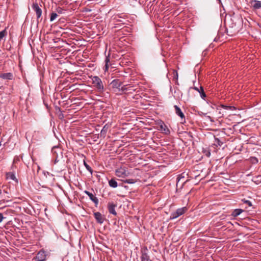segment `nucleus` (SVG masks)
I'll use <instances>...</instances> for the list:
<instances>
[{
    "label": "nucleus",
    "mask_w": 261,
    "mask_h": 261,
    "mask_svg": "<svg viewBox=\"0 0 261 261\" xmlns=\"http://www.w3.org/2000/svg\"><path fill=\"white\" fill-rule=\"evenodd\" d=\"M92 84L99 94L103 93L104 86L101 80L97 76H94L92 78Z\"/></svg>",
    "instance_id": "f257e3e1"
},
{
    "label": "nucleus",
    "mask_w": 261,
    "mask_h": 261,
    "mask_svg": "<svg viewBox=\"0 0 261 261\" xmlns=\"http://www.w3.org/2000/svg\"><path fill=\"white\" fill-rule=\"evenodd\" d=\"M115 174L119 177L125 178L129 175V172L127 167L121 166L115 170Z\"/></svg>",
    "instance_id": "f03ea898"
},
{
    "label": "nucleus",
    "mask_w": 261,
    "mask_h": 261,
    "mask_svg": "<svg viewBox=\"0 0 261 261\" xmlns=\"http://www.w3.org/2000/svg\"><path fill=\"white\" fill-rule=\"evenodd\" d=\"M188 211V208L186 206L179 208L175 212L172 213L170 215V219H174L185 214Z\"/></svg>",
    "instance_id": "7ed1b4c3"
},
{
    "label": "nucleus",
    "mask_w": 261,
    "mask_h": 261,
    "mask_svg": "<svg viewBox=\"0 0 261 261\" xmlns=\"http://www.w3.org/2000/svg\"><path fill=\"white\" fill-rule=\"evenodd\" d=\"M158 124L159 126V128L158 129L159 130L161 131L165 135H169L170 134V129L163 121L160 120L158 123Z\"/></svg>",
    "instance_id": "20e7f679"
},
{
    "label": "nucleus",
    "mask_w": 261,
    "mask_h": 261,
    "mask_svg": "<svg viewBox=\"0 0 261 261\" xmlns=\"http://www.w3.org/2000/svg\"><path fill=\"white\" fill-rule=\"evenodd\" d=\"M46 253L43 249L40 250L37 254L34 259L35 261H44L46 259Z\"/></svg>",
    "instance_id": "39448f33"
},
{
    "label": "nucleus",
    "mask_w": 261,
    "mask_h": 261,
    "mask_svg": "<svg viewBox=\"0 0 261 261\" xmlns=\"http://www.w3.org/2000/svg\"><path fill=\"white\" fill-rule=\"evenodd\" d=\"M34 11H35L36 16H37V21L38 22L42 20V18H40V17L42 15V10L40 7L39 6L38 4H34Z\"/></svg>",
    "instance_id": "423d86ee"
},
{
    "label": "nucleus",
    "mask_w": 261,
    "mask_h": 261,
    "mask_svg": "<svg viewBox=\"0 0 261 261\" xmlns=\"http://www.w3.org/2000/svg\"><path fill=\"white\" fill-rule=\"evenodd\" d=\"M116 206L117 205L116 204H114L113 202H109L108 204V208L109 213L114 216H116L117 215V213L115 211Z\"/></svg>",
    "instance_id": "0eeeda50"
},
{
    "label": "nucleus",
    "mask_w": 261,
    "mask_h": 261,
    "mask_svg": "<svg viewBox=\"0 0 261 261\" xmlns=\"http://www.w3.org/2000/svg\"><path fill=\"white\" fill-rule=\"evenodd\" d=\"M147 251L146 248H143L141 250V261H151L149 259V256L147 254Z\"/></svg>",
    "instance_id": "6e6552de"
},
{
    "label": "nucleus",
    "mask_w": 261,
    "mask_h": 261,
    "mask_svg": "<svg viewBox=\"0 0 261 261\" xmlns=\"http://www.w3.org/2000/svg\"><path fill=\"white\" fill-rule=\"evenodd\" d=\"M94 216L95 219L96 220L97 222L99 223H103L105 217L101 214L99 212H95L94 213Z\"/></svg>",
    "instance_id": "1a4fd4ad"
},
{
    "label": "nucleus",
    "mask_w": 261,
    "mask_h": 261,
    "mask_svg": "<svg viewBox=\"0 0 261 261\" xmlns=\"http://www.w3.org/2000/svg\"><path fill=\"white\" fill-rule=\"evenodd\" d=\"M122 85V82L118 79L113 80L111 83V85L112 88L120 89Z\"/></svg>",
    "instance_id": "9d476101"
},
{
    "label": "nucleus",
    "mask_w": 261,
    "mask_h": 261,
    "mask_svg": "<svg viewBox=\"0 0 261 261\" xmlns=\"http://www.w3.org/2000/svg\"><path fill=\"white\" fill-rule=\"evenodd\" d=\"M84 193L87 195L89 198L95 204H97L98 203V199L93 194L88 191H85Z\"/></svg>",
    "instance_id": "9b49d317"
},
{
    "label": "nucleus",
    "mask_w": 261,
    "mask_h": 261,
    "mask_svg": "<svg viewBox=\"0 0 261 261\" xmlns=\"http://www.w3.org/2000/svg\"><path fill=\"white\" fill-rule=\"evenodd\" d=\"M174 107L176 114L179 116L181 119H185V115L181 111V109L176 105H175Z\"/></svg>",
    "instance_id": "f8f14e48"
},
{
    "label": "nucleus",
    "mask_w": 261,
    "mask_h": 261,
    "mask_svg": "<svg viewBox=\"0 0 261 261\" xmlns=\"http://www.w3.org/2000/svg\"><path fill=\"white\" fill-rule=\"evenodd\" d=\"M194 89H195V90L198 91L199 92V93L200 94L201 97L202 99H204V98L206 97V94L204 91V90H203V88L202 87L200 86V89H199L198 88H197L196 87H194Z\"/></svg>",
    "instance_id": "ddd939ff"
},
{
    "label": "nucleus",
    "mask_w": 261,
    "mask_h": 261,
    "mask_svg": "<svg viewBox=\"0 0 261 261\" xmlns=\"http://www.w3.org/2000/svg\"><path fill=\"white\" fill-rule=\"evenodd\" d=\"M0 78L5 80H12L13 78V74L10 72L2 73L0 74Z\"/></svg>",
    "instance_id": "4468645a"
},
{
    "label": "nucleus",
    "mask_w": 261,
    "mask_h": 261,
    "mask_svg": "<svg viewBox=\"0 0 261 261\" xmlns=\"http://www.w3.org/2000/svg\"><path fill=\"white\" fill-rule=\"evenodd\" d=\"M108 128H109V126L107 124H106L103 127L102 129H101V130L100 132V137H102L103 138H105V137L106 136L108 130Z\"/></svg>",
    "instance_id": "2eb2a0df"
},
{
    "label": "nucleus",
    "mask_w": 261,
    "mask_h": 261,
    "mask_svg": "<svg viewBox=\"0 0 261 261\" xmlns=\"http://www.w3.org/2000/svg\"><path fill=\"white\" fill-rule=\"evenodd\" d=\"M244 211V210L241 208L235 209L232 212L231 215L233 217H236L240 215Z\"/></svg>",
    "instance_id": "dca6fc26"
},
{
    "label": "nucleus",
    "mask_w": 261,
    "mask_h": 261,
    "mask_svg": "<svg viewBox=\"0 0 261 261\" xmlns=\"http://www.w3.org/2000/svg\"><path fill=\"white\" fill-rule=\"evenodd\" d=\"M6 176L7 179H10L15 181L16 182H18V180L14 173L9 172L7 173Z\"/></svg>",
    "instance_id": "f3484780"
},
{
    "label": "nucleus",
    "mask_w": 261,
    "mask_h": 261,
    "mask_svg": "<svg viewBox=\"0 0 261 261\" xmlns=\"http://www.w3.org/2000/svg\"><path fill=\"white\" fill-rule=\"evenodd\" d=\"M252 6L255 9H258L261 8V2L259 1H253L252 2Z\"/></svg>",
    "instance_id": "a211bd4d"
},
{
    "label": "nucleus",
    "mask_w": 261,
    "mask_h": 261,
    "mask_svg": "<svg viewBox=\"0 0 261 261\" xmlns=\"http://www.w3.org/2000/svg\"><path fill=\"white\" fill-rule=\"evenodd\" d=\"M109 186L115 188L118 186L117 181L114 179H111L109 181Z\"/></svg>",
    "instance_id": "6ab92c4d"
},
{
    "label": "nucleus",
    "mask_w": 261,
    "mask_h": 261,
    "mask_svg": "<svg viewBox=\"0 0 261 261\" xmlns=\"http://www.w3.org/2000/svg\"><path fill=\"white\" fill-rule=\"evenodd\" d=\"M122 181L124 183L133 184L136 183L137 182V180L135 179H127L125 180H122Z\"/></svg>",
    "instance_id": "aec40b11"
},
{
    "label": "nucleus",
    "mask_w": 261,
    "mask_h": 261,
    "mask_svg": "<svg viewBox=\"0 0 261 261\" xmlns=\"http://www.w3.org/2000/svg\"><path fill=\"white\" fill-rule=\"evenodd\" d=\"M7 32L6 30H4L0 32V42L7 35Z\"/></svg>",
    "instance_id": "412c9836"
},
{
    "label": "nucleus",
    "mask_w": 261,
    "mask_h": 261,
    "mask_svg": "<svg viewBox=\"0 0 261 261\" xmlns=\"http://www.w3.org/2000/svg\"><path fill=\"white\" fill-rule=\"evenodd\" d=\"M110 62V59L109 57H107L105 59V71H107L108 70L109 65L108 64L109 62Z\"/></svg>",
    "instance_id": "4be33fe9"
},
{
    "label": "nucleus",
    "mask_w": 261,
    "mask_h": 261,
    "mask_svg": "<svg viewBox=\"0 0 261 261\" xmlns=\"http://www.w3.org/2000/svg\"><path fill=\"white\" fill-rule=\"evenodd\" d=\"M58 14L55 12H52L50 14V21H53L55 20L58 17Z\"/></svg>",
    "instance_id": "5701e85b"
},
{
    "label": "nucleus",
    "mask_w": 261,
    "mask_h": 261,
    "mask_svg": "<svg viewBox=\"0 0 261 261\" xmlns=\"http://www.w3.org/2000/svg\"><path fill=\"white\" fill-rule=\"evenodd\" d=\"M223 144V142L221 141V140L217 138H215V144L216 146H221Z\"/></svg>",
    "instance_id": "b1692460"
},
{
    "label": "nucleus",
    "mask_w": 261,
    "mask_h": 261,
    "mask_svg": "<svg viewBox=\"0 0 261 261\" xmlns=\"http://www.w3.org/2000/svg\"><path fill=\"white\" fill-rule=\"evenodd\" d=\"M84 165L86 169L92 174L93 171L92 168L86 163L85 161H84Z\"/></svg>",
    "instance_id": "393cba45"
},
{
    "label": "nucleus",
    "mask_w": 261,
    "mask_h": 261,
    "mask_svg": "<svg viewBox=\"0 0 261 261\" xmlns=\"http://www.w3.org/2000/svg\"><path fill=\"white\" fill-rule=\"evenodd\" d=\"M244 203L247 204L248 206H252V204L250 201L247 200H243Z\"/></svg>",
    "instance_id": "a878e982"
},
{
    "label": "nucleus",
    "mask_w": 261,
    "mask_h": 261,
    "mask_svg": "<svg viewBox=\"0 0 261 261\" xmlns=\"http://www.w3.org/2000/svg\"><path fill=\"white\" fill-rule=\"evenodd\" d=\"M63 11L64 10L61 7H58L57 8V11L60 14H62Z\"/></svg>",
    "instance_id": "bb28decb"
},
{
    "label": "nucleus",
    "mask_w": 261,
    "mask_h": 261,
    "mask_svg": "<svg viewBox=\"0 0 261 261\" xmlns=\"http://www.w3.org/2000/svg\"><path fill=\"white\" fill-rule=\"evenodd\" d=\"M227 223L228 225L227 226V228H230L231 226L232 225V224L230 222H228Z\"/></svg>",
    "instance_id": "cd10ccee"
},
{
    "label": "nucleus",
    "mask_w": 261,
    "mask_h": 261,
    "mask_svg": "<svg viewBox=\"0 0 261 261\" xmlns=\"http://www.w3.org/2000/svg\"><path fill=\"white\" fill-rule=\"evenodd\" d=\"M3 219V216L2 214L0 213V222L2 221Z\"/></svg>",
    "instance_id": "c85d7f7f"
},
{
    "label": "nucleus",
    "mask_w": 261,
    "mask_h": 261,
    "mask_svg": "<svg viewBox=\"0 0 261 261\" xmlns=\"http://www.w3.org/2000/svg\"><path fill=\"white\" fill-rule=\"evenodd\" d=\"M205 154L207 156L209 157L211 155V152L210 151H207Z\"/></svg>",
    "instance_id": "c756f323"
},
{
    "label": "nucleus",
    "mask_w": 261,
    "mask_h": 261,
    "mask_svg": "<svg viewBox=\"0 0 261 261\" xmlns=\"http://www.w3.org/2000/svg\"><path fill=\"white\" fill-rule=\"evenodd\" d=\"M34 133H35V134H34V136L35 135H40V133H39V132H34Z\"/></svg>",
    "instance_id": "7c9ffc66"
},
{
    "label": "nucleus",
    "mask_w": 261,
    "mask_h": 261,
    "mask_svg": "<svg viewBox=\"0 0 261 261\" xmlns=\"http://www.w3.org/2000/svg\"><path fill=\"white\" fill-rule=\"evenodd\" d=\"M181 178H184V177H181V175H179L177 178L178 179V181L180 180Z\"/></svg>",
    "instance_id": "2f4dec72"
},
{
    "label": "nucleus",
    "mask_w": 261,
    "mask_h": 261,
    "mask_svg": "<svg viewBox=\"0 0 261 261\" xmlns=\"http://www.w3.org/2000/svg\"><path fill=\"white\" fill-rule=\"evenodd\" d=\"M218 223H220V224H219V225H216V226H220V225H221L223 224V223H222V222H218Z\"/></svg>",
    "instance_id": "473e14b6"
},
{
    "label": "nucleus",
    "mask_w": 261,
    "mask_h": 261,
    "mask_svg": "<svg viewBox=\"0 0 261 261\" xmlns=\"http://www.w3.org/2000/svg\"><path fill=\"white\" fill-rule=\"evenodd\" d=\"M29 135V133H26V138H28V136Z\"/></svg>",
    "instance_id": "72a5a7b5"
},
{
    "label": "nucleus",
    "mask_w": 261,
    "mask_h": 261,
    "mask_svg": "<svg viewBox=\"0 0 261 261\" xmlns=\"http://www.w3.org/2000/svg\"><path fill=\"white\" fill-rule=\"evenodd\" d=\"M43 137V135H42V134H41V136H40V135H39V138H41V137Z\"/></svg>",
    "instance_id": "f704fd0d"
},
{
    "label": "nucleus",
    "mask_w": 261,
    "mask_h": 261,
    "mask_svg": "<svg viewBox=\"0 0 261 261\" xmlns=\"http://www.w3.org/2000/svg\"><path fill=\"white\" fill-rule=\"evenodd\" d=\"M121 89L122 90H124L125 89V88H124V87H122Z\"/></svg>",
    "instance_id": "c9c22d12"
},
{
    "label": "nucleus",
    "mask_w": 261,
    "mask_h": 261,
    "mask_svg": "<svg viewBox=\"0 0 261 261\" xmlns=\"http://www.w3.org/2000/svg\"><path fill=\"white\" fill-rule=\"evenodd\" d=\"M34 208H35V206L34 205ZM34 211L35 213H36V214L37 213L34 210Z\"/></svg>",
    "instance_id": "e433bc0d"
},
{
    "label": "nucleus",
    "mask_w": 261,
    "mask_h": 261,
    "mask_svg": "<svg viewBox=\"0 0 261 261\" xmlns=\"http://www.w3.org/2000/svg\"><path fill=\"white\" fill-rule=\"evenodd\" d=\"M30 45L31 46V49H32V48H32V45H31V43H30Z\"/></svg>",
    "instance_id": "4c0bfd02"
},
{
    "label": "nucleus",
    "mask_w": 261,
    "mask_h": 261,
    "mask_svg": "<svg viewBox=\"0 0 261 261\" xmlns=\"http://www.w3.org/2000/svg\"><path fill=\"white\" fill-rule=\"evenodd\" d=\"M224 227V225L222 226L220 228H223Z\"/></svg>",
    "instance_id": "58836bf2"
},
{
    "label": "nucleus",
    "mask_w": 261,
    "mask_h": 261,
    "mask_svg": "<svg viewBox=\"0 0 261 261\" xmlns=\"http://www.w3.org/2000/svg\"><path fill=\"white\" fill-rule=\"evenodd\" d=\"M4 193L8 194V192L7 191H4Z\"/></svg>",
    "instance_id": "ea45409f"
},
{
    "label": "nucleus",
    "mask_w": 261,
    "mask_h": 261,
    "mask_svg": "<svg viewBox=\"0 0 261 261\" xmlns=\"http://www.w3.org/2000/svg\"><path fill=\"white\" fill-rule=\"evenodd\" d=\"M35 205H36L37 207L39 206V205L38 204H36Z\"/></svg>",
    "instance_id": "a19ab883"
},
{
    "label": "nucleus",
    "mask_w": 261,
    "mask_h": 261,
    "mask_svg": "<svg viewBox=\"0 0 261 261\" xmlns=\"http://www.w3.org/2000/svg\"><path fill=\"white\" fill-rule=\"evenodd\" d=\"M31 158L33 160V156L31 155Z\"/></svg>",
    "instance_id": "79ce46f5"
},
{
    "label": "nucleus",
    "mask_w": 261,
    "mask_h": 261,
    "mask_svg": "<svg viewBox=\"0 0 261 261\" xmlns=\"http://www.w3.org/2000/svg\"><path fill=\"white\" fill-rule=\"evenodd\" d=\"M223 107L226 108L227 107H226V106H223Z\"/></svg>",
    "instance_id": "37998d69"
}]
</instances>
